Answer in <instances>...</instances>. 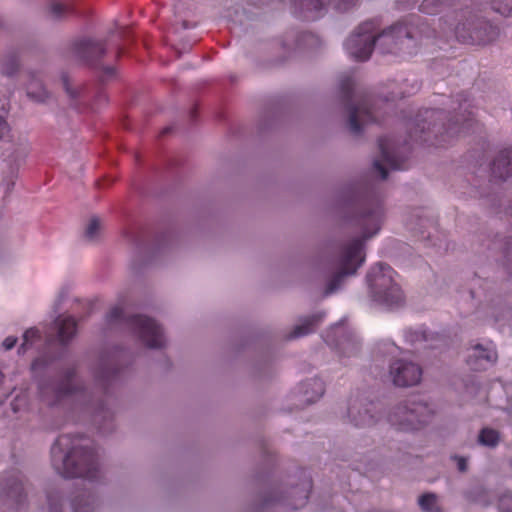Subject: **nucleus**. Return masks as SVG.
<instances>
[{
	"instance_id": "9d476101",
	"label": "nucleus",
	"mask_w": 512,
	"mask_h": 512,
	"mask_svg": "<svg viewBox=\"0 0 512 512\" xmlns=\"http://www.w3.org/2000/svg\"><path fill=\"white\" fill-rule=\"evenodd\" d=\"M358 0H292L295 13L307 20H315L320 17L327 4H332L339 11L344 12L357 3Z\"/></svg>"
},
{
	"instance_id": "de8ad7c7",
	"label": "nucleus",
	"mask_w": 512,
	"mask_h": 512,
	"mask_svg": "<svg viewBox=\"0 0 512 512\" xmlns=\"http://www.w3.org/2000/svg\"><path fill=\"white\" fill-rule=\"evenodd\" d=\"M65 87H66V91L67 93L71 96V97H76V95L70 90L69 86H68V83L65 81Z\"/></svg>"
},
{
	"instance_id": "09e8293b",
	"label": "nucleus",
	"mask_w": 512,
	"mask_h": 512,
	"mask_svg": "<svg viewBox=\"0 0 512 512\" xmlns=\"http://www.w3.org/2000/svg\"><path fill=\"white\" fill-rule=\"evenodd\" d=\"M342 329H343V327H342V326H340V325H336V326H334V327L331 329V332H335V333H337L338 331H340V330H342Z\"/></svg>"
},
{
	"instance_id": "bb28decb",
	"label": "nucleus",
	"mask_w": 512,
	"mask_h": 512,
	"mask_svg": "<svg viewBox=\"0 0 512 512\" xmlns=\"http://www.w3.org/2000/svg\"><path fill=\"white\" fill-rule=\"evenodd\" d=\"M418 502L421 509L425 512H440L437 506V497L435 494H423L422 496H420Z\"/></svg>"
},
{
	"instance_id": "aec40b11",
	"label": "nucleus",
	"mask_w": 512,
	"mask_h": 512,
	"mask_svg": "<svg viewBox=\"0 0 512 512\" xmlns=\"http://www.w3.org/2000/svg\"><path fill=\"white\" fill-rule=\"evenodd\" d=\"M324 316V313H318L304 318L301 324L295 326L288 338L295 339L312 333Z\"/></svg>"
},
{
	"instance_id": "412c9836",
	"label": "nucleus",
	"mask_w": 512,
	"mask_h": 512,
	"mask_svg": "<svg viewBox=\"0 0 512 512\" xmlns=\"http://www.w3.org/2000/svg\"><path fill=\"white\" fill-rule=\"evenodd\" d=\"M302 389L307 403H313L320 399L324 392L325 386L321 379L313 378L302 383Z\"/></svg>"
},
{
	"instance_id": "864d4df0",
	"label": "nucleus",
	"mask_w": 512,
	"mask_h": 512,
	"mask_svg": "<svg viewBox=\"0 0 512 512\" xmlns=\"http://www.w3.org/2000/svg\"><path fill=\"white\" fill-rule=\"evenodd\" d=\"M413 88H414L415 90H418V89H419V86L416 84L415 86H413Z\"/></svg>"
},
{
	"instance_id": "9b49d317",
	"label": "nucleus",
	"mask_w": 512,
	"mask_h": 512,
	"mask_svg": "<svg viewBox=\"0 0 512 512\" xmlns=\"http://www.w3.org/2000/svg\"><path fill=\"white\" fill-rule=\"evenodd\" d=\"M390 375L392 376L393 383L397 386H413L420 382L422 369L416 363L399 359L391 365Z\"/></svg>"
},
{
	"instance_id": "4c0bfd02",
	"label": "nucleus",
	"mask_w": 512,
	"mask_h": 512,
	"mask_svg": "<svg viewBox=\"0 0 512 512\" xmlns=\"http://www.w3.org/2000/svg\"><path fill=\"white\" fill-rule=\"evenodd\" d=\"M118 370L117 369H107L101 373L98 377L103 380L110 382L117 377Z\"/></svg>"
},
{
	"instance_id": "603ef678",
	"label": "nucleus",
	"mask_w": 512,
	"mask_h": 512,
	"mask_svg": "<svg viewBox=\"0 0 512 512\" xmlns=\"http://www.w3.org/2000/svg\"><path fill=\"white\" fill-rule=\"evenodd\" d=\"M397 98V96H395L394 94L389 97V98H386L385 100L388 102V101H394L395 99Z\"/></svg>"
},
{
	"instance_id": "1a4fd4ad",
	"label": "nucleus",
	"mask_w": 512,
	"mask_h": 512,
	"mask_svg": "<svg viewBox=\"0 0 512 512\" xmlns=\"http://www.w3.org/2000/svg\"><path fill=\"white\" fill-rule=\"evenodd\" d=\"M354 81L351 75H345L340 80V90L345 101V107L349 112V129L354 134L362 131L360 118L363 117L367 122H374L376 118L370 109L365 106H356L351 100L353 97Z\"/></svg>"
},
{
	"instance_id": "49530a36",
	"label": "nucleus",
	"mask_w": 512,
	"mask_h": 512,
	"mask_svg": "<svg viewBox=\"0 0 512 512\" xmlns=\"http://www.w3.org/2000/svg\"><path fill=\"white\" fill-rule=\"evenodd\" d=\"M105 73L108 75V76H112L114 74V69L112 67H107L105 69Z\"/></svg>"
},
{
	"instance_id": "f257e3e1",
	"label": "nucleus",
	"mask_w": 512,
	"mask_h": 512,
	"mask_svg": "<svg viewBox=\"0 0 512 512\" xmlns=\"http://www.w3.org/2000/svg\"><path fill=\"white\" fill-rule=\"evenodd\" d=\"M380 26L376 20L361 23L345 42V49L356 61H366L373 49L378 45L383 54L395 53L404 47L410 48V43L418 36L425 34L427 26L420 22L418 16H411L408 21H399L378 35L375 31Z\"/></svg>"
},
{
	"instance_id": "7ed1b4c3",
	"label": "nucleus",
	"mask_w": 512,
	"mask_h": 512,
	"mask_svg": "<svg viewBox=\"0 0 512 512\" xmlns=\"http://www.w3.org/2000/svg\"><path fill=\"white\" fill-rule=\"evenodd\" d=\"M459 97L457 100L459 108L464 109L467 113V115L463 114L461 116V122L458 118H450L447 125L444 123L439 124L437 121L442 120L445 113L440 109H425L410 124V139L429 143L436 147H444L451 142L453 137L469 133L477 123L473 118L472 112L468 111L470 104L467 103V98L464 95Z\"/></svg>"
},
{
	"instance_id": "72a5a7b5",
	"label": "nucleus",
	"mask_w": 512,
	"mask_h": 512,
	"mask_svg": "<svg viewBox=\"0 0 512 512\" xmlns=\"http://www.w3.org/2000/svg\"><path fill=\"white\" fill-rule=\"evenodd\" d=\"M499 510L500 512H512V494H504L499 499Z\"/></svg>"
},
{
	"instance_id": "4d7b16f0",
	"label": "nucleus",
	"mask_w": 512,
	"mask_h": 512,
	"mask_svg": "<svg viewBox=\"0 0 512 512\" xmlns=\"http://www.w3.org/2000/svg\"><path fill=\"white\" fill-rule=\"evenodd\" d=\"M120 54H121V49H119L118 52H117L118 56H120Z\"/></svg>"
},
{
	"instance_id": "a878e982",
	"label": "nucleus",
	"mask_w": 512,
	"mask_h": 512,
	"mask_svg": "<svg viewBox=\"0 0 512 512\" xmlns=\"http://www.w3.org/2000/svg\"><path fill=\"white\" fill-rule=\"evenodd\" d=\"M479 442L482 445L494 447L499 442V433L490 428H484L479 434Z\"/></svg>"
},
{
	"instance_id": "f704fd0d",
	"label": "nucleus",
	"mask_w": 512,
	"mask_h": 512,
	"mask_svg": "<svg viewBox=\"0 0 512 512\" xmlns=\"http://www.w3.org/2000/svg\"><path fill=\"white\" fill-rule=\"evenodd\" d=\"M10 126L3 116H0V140L8 141L10 139Z\"/></svg>"
},
{
	"instance_id": "f3484780",
	"label": "nucleus",
	"mask_w": 512,
	"mask_h": 512,
	"mask_svg": "<svg viewBox=\"0 0 512 512\" xmlns=\"http://www.w3.org/2000/svg\"><path fill=\"white\" fill-rule=\"evenodd\" d=\"M475 359L469 358L468 364L473 370L486 369L487 365H491L497 360V353L492 347H484L482 345H476L474 347Z\"/></svg>"
},
{
	"instance_id": "423d86ee",
	"label": "nucleus",
	"mask_w": 512,
	"mask_h": 512,
	"mask_svg": "<svg viewBox=\"0 0 512 512\" xmlns=\"http://www.w3.org/2000/svg\"><path fill=\"white\" fill-rule=\"evenodd\" d=\"M413 396L404 405L397 406L389 415L388 422L401 431L417 430L428 423L433 411L427 402Z\"/></svg>"
},
{
	"instance_id": "bf43d9fd",
	"label": "nucleus",
	"mask_w": 512,
	"mask_h": 512,
	"mask_svg": "<svg viewBox=\"0 0 512 512\" xmlns=\"http://www.w3.org/2000/svg\"><path fill=\"white\" fill-rule=\"evenodd\" d=\"M511 465H512V459H511Z\"/></svg>"
},
{
	"instance_id": "4be33fe9",
	"label": "nucleus",
	"mask_w": 512,
	"mask_h": 512,
	"mask_svg": "<svg viewBox=\"0 0 512 512\" xmlns=\"http://www.w3.org/2000/svg\"><path fill=\"white\" fill-rule=\"evenodd\" d=\"M48 13L53 19H61L66 15L73 14L74 7L71 4L52 1L48 7Z\"/></svg>"
},
{
	"instance_id": "f8f14e48",
	"label": "nucleus",
	"mask_w": 512,
	"mask_h": 512,
	"mask_svg": "<svg viewBox=\"0 0 512 512\" xmlns=\"http://www.w3.org/2000/svg\"><path fill=\"white\" fill-rule=\"evenodd\" d=\"M376 410L374 402H367L363 399L350 400L348 407V417L356 427L371 426L377 422L372 413Z\"/></svg>"
},
{
	"instance_id": "2eb2a0df",
	"label": "nucleus",
	"mask_w": 512,
	"mask_h": 512,
	"mask_svg": "<svg viewBox=\"0 0 512 512\" xmlns=\"http://www.w3.org/2000/svg\"><path fill=\"white\" fill-rule=\"evenodd\" d=\"M378 146L381 153L382 161L385 162L392 170H406L408 165L406 160L398 155L394 142L387 137H381L378 140Z\"/></svg>"
},
{
	"instance_id": "ea45409f",
	"label": "nucleus",
	"mask_w": 512,
	"mask_h": 512,
	"mask_svg": "<svg viewBox=\"0 0 512 512\" xmlns=\"http://www.w3.org/2000/svg\"><path fill=\"white\" fill-rule=\"evenodd\" d=\"M25 404H26V397L25 396H23V397L17 396L14 399V401L11 403V406H12L13 411L16 413L21 409V405H25Z\"/></svg>"
},
{
	"instance_id": "6e6d98bb",
	"label": "nucleus",
	"mask_w": 512,
	"mask_h": 512,
	"mask_svg": "<svg viewBox=\"0 0 512 512\" xmlns=\"http://www.w3.org/2000/svg\"><path fill=\"white\" fill-rule=\"evenodd\" d=\"M2 378H3V374H2V372L0 371V381L2 380Z\"/></svg>"
},
{
	"instance_id": "4468645a",
	"label": "nucleus",
	"mask_w": 512,
	"mask_h": 512,
	"mask_svg": "<svg viewBox=\"0 0 512 512\" xmlns=\"http://www.w3.org/2000/svg\"><path fill=\"white\" fill-rule=\"evenodd\" d=\"M73 51L79 59L92 64L104 56L105 43L90 38H84L74 43Z\"/></svg>"
},
{
	"instance_id": "6ab92c4d",
	"label": "nucleus",
	"mask_w": 512,
	"mask_h": 512,
	"mask_svg": "<svg viewBox=\"0 0 512 512\" xmlns=\"http://www.w3.org/2000/svg\"><path fill=\"white\" fill-rule=\"evenodd\" d=\"M5 489H7V494L10 497L16 498L18 503L23 500V492H24V484L22 480V475L18 471H12L5 478Z\"/></svg>"
},
{
	"instance_id": "8fccbe9b",
	"label": "nucleus",
	"mask_w": 512,
	"mask_h": 512,
	"mask_svg": "<svg viewBox=\"0 0 512 512\" xmlns=\"http://www.w3.org/2000/svg\"><path fill=\"white\" fill-rule=\"evenodd\" d=\"M127 235H128V237L130 238V240H131V241H133V242H137V241H138L137 236H135V235H129V232H127Z\"/></svg>"
},
{
	"instance_id": "e433bc0d",
	"label": "nucleus",
	"mask_w": 512,
	"mask_h": 512,
	"mask_svg": "<svg viewBox=\"0 0 512 512\" xmlns=\"http://www.w3.org/2000/svg\"><path fill=\"white\" fill-rule=\"evenodd\" d=\"M503 253L507 261V266L509 267V263H512V238L507 239L505 242Z\"/></svg>"
},
{
	"instance_id": "13d9d810",
	"label": "nucleus",
	"mask_w": 512,
	"mask_h": 512,
	"mask_svg": "<svg viewBox=\"0 0 512 512\" xmlns=\"http://www.w3.org/2000/svg\"><path fill=\"white\" fill-rule=\"evenodd\" d=\"M511 215H512V209H511Z\"/></svg>"
},
{
	"instance_id": "39448f33",
	"label": "nucleus",
	"mask_w": 512,
	"mask_h": 512,
	"mask_svg": "<svg viewBox=\"0 0 512 512\" xmlns=\"http://www.w3.org/2000/svg\"><path fill=\"white\" fill-rule=\"evenodd\" d=\"M397 273L383 263L374 265L367 274V283L374 301L389 308L400 306L404 295L395 281Z\"/></svg>"
},
{
	"instance_id": "37998d69",
	"label": "nucleus",
	"mask_w": 512,
	"mask_h": 512,
	"mask_svg": "<svg viewBox=\"0 0 512 512\" xmlns=\"http://www.w3.org/2000/svg\"><path fill=\"white\" fill-rule=\"evenodd\" d=\"M456 460H457V465H458L459 471H461V472L466 471V469H467L466 459L463 457H456Z\"/></svg>"
},
{
	"instance_id": "6e6552de",
	"label": "nucleus",
	"mask_w": 512,
	"mask_h": 512,
	"mask_svg": "<svg viewBox=\"0 0 512 512\" xmlns=\"http://www.w3.org/2000/svg\"><path fill=\"white\" fill-rule=\"evenodd\" d=\"M126 322L148 348L164 347L166 341L162 328L154 319L143 315H133L126 319Z\"/></svg>"
},
{
	"instance_id": "393cba45",
	"label": "nucleus",
	"mask_w": 512,
	"mask_h": 512,
	"mask_svg": "<svg viewBox=\"0 0 512 512\" xmlns=\"http://www.w3.org/2000/svg\"><path fill=\"white\" fill-rule=\"evenodd\" d=\"M41 339L40 332L37 328H29L23 335V343L19 348V352H26L31 348L37 341Z\"/></svg>"
},
{
	"instance_id": "a211bd4d",
	"label": "nucleus",
	"mask_w": 512,
	"mask_h": 512,
	"mask_svg": "<svg viewBox=\"0 0 512 512\" xmlns=\"http://www.w3.org/2000/svg\"><path fill=\"white\" fill-rule=\"evenodd\" d=\"M55 325L57 327V336L61 344L71 340L77 331V322L72 316H59Z\"/></svg>"
},
{
	"instance_id": "20e7f679",
	"label": "nucleus",
	"mask_w": 512,
	"mask_h": 512,
	"mask_svg": "<svg viewBox=\"0 0 512 512\" xmlns=\"http://www.w3.org/2000/svg\"><path fill=\"white\" fill-rule=\"evenodd\" d=\"M88 439L61 435L51 448L52 464L66 478L99 479L98 456Z\"/></svg>"
},
{
	"instance_id": "5fc2aeb1",
	"label": "nucleus",
	"mask_w": 512,
	"mask_h": 512,
	"mask_svg": "<svg viewBox=\"0 0 512 512\" xmlns=\"http://www.w3.org/2000/svg\"><path fill=\"white\" fill-rule=\"evenodd\" d=\"M405 96H406V95H405V93H402L399 97H400V98H403V97H405Z\"/></svg>"
},
{
	"instance_id": "c03bdc74",
	"label": "nucleus",
	"mask_w": 512,
	"mask_h": 512,
	"mask_svg": "<svg viewBox=\"0 0 512 512\" xmlns=\"http://www.w3.org/2000/svg\"><path fill=\"white\" fill-rule=\"evenodd\" d=\"M48 501L50 506V512H62L61 509H59L58 506L53 503L52 495L48 496Z\"/></svg>"
},
{
	"instance_id": "dca6fc26",
	"label": "nucleus",
	"mask_w": 512,
	"mask_h": 512,
	"mask_svg": "<svg viewBox=\"0 0 512 512\" xmlns=\"http://www.w3.org/2000/svg\"><path fill=\"white\" fill-rule=\"evenodd\" d=\"M492 175L505 180L512 175V147L503 149L492 163Z\"/></svg>"
},
{
	"instance_id": "0eeeda50",
	"label": "nucleus",
	"mask_w": 512,
	"mask_h": 512,
	"mask_svg": "<svg viewBox=\"0 0 512 512\" xmlns=\"http://www.w3.org/2000/svg\"><path fill=\"white\" fill-rule=\"evenodd\" d=\"M457 40L464 44L485 45L499 34L497 27L484 19L476 18L467 23L458 24L454 29Z\"/></svg>"
},
{
	"instance_id": "c85d7f7f",
	"label": "nucleus",
	"mask_w": 512,
	"mask_h": 512,
	"mask_svg": "<svg viewBox=\"0 0 512 512\" xmlns=\"http://www.w3.org/2000/svg\"><path fill=\"white\" fill-rule=\"evenodd\" d=\"M429 334L423 329L413 330L409 329L405 331V339L410 344H416L428 341Z\"/></svg>"
},
{
	"instance_id": "5701e85b",
	"label": "nucleus",
	"mask_w": 512,
	"mask_h": 512,
	"mask_svg": "<svg viewBox=\"0 0 512 512\" xmlns=\"http://www.w3.org/2000/svg\"><path fill=\"white\" fill-rule=\"evenodd\" d=\"M448 6H451L449 0H423L420 5V11L432 15L441 12L444 7Z\"/></svg>"
},
{
	"instance_id": "cd10ccee",
	"label": "nucleus",
	"mask_w": 512,
	"mask_h": 512,
	"mask_svg": "<svg viewBox=\"0 0 512 512\" xmlns=\"http://www.w3.org/2000/svg\"><path fill=\"white\" fill-rule=\"evenodd\" d=\"M93 503L94 498L89 494L85 497L75 498L72 502V507L74 512H93Z\"/></svg>"
},
{
	"instance_id": "c756f323",
	"label": "nucleus",
	"mask_w": 512,
	"mask_h": 512,
	"mask_svg": "<svg viewBox=\"0 0 512 512\" xmlns=\"http://www.w3.org/2000/svg\"><path fill=\"white\" fill-rule=\"evenodd\" d=\"M491 6L503 16H512V0H492Z\"/></svg>"
},
{
	"instance_id": "a18cd8bd",
	"label": "nucleus",
	"mask_w": 512,
	"mask_h": 512,
	"mask_svg": "<svg viewBox=\"0 0 512 512\" xmlns=\"http://www.w3.org/2000/svg\"><path fill=\"white\" fill-rule=\"evenodd\" d=\"M330 334H327L326 338H325V341L327 342V344L329 345H335V346H340V345H343V342H336L334 343V341L330 340Z\"/></svg>"
},
{
	"instance_id": "3c124183",
	"label": "nucleus",
	"mask_w": 512,
	"mask_h": 512,
	"mask_svg": "<svg viewBox=\"0 0 512 512\" xmlns=\"http://www.w3.org/2000/svg\"><path fill=\"white\" fill-rule=\"evenodd\" d=\"M307 500H308V490L306 491V493H305V495L303 497V501L301 503V506L304 505L307 502Z\"/></svg>"
},
{
	"instance_id": "79ce46f5",
	"label": "nucleus",
	"mask_w": 512,
	"mask_h": 512,
	"mask_svg": "<svg viewBox=\"0 0 512 512\" xmlns=\"http://www.w3.org/2000/svg\"><path fill=\"white\" fill-rule=\"evenodd\" d=\"M16 343H17V338H15L13 336H9V337L5 338V340L3 341V347L6 350H10L16 345Z\"/></svg>"
},
{
	"instance_id": "2f4dec72",
	"label": "nucleus",
	"mask_w": 512,
	"mask_h": 512,
	"mask_svg": "<svg viewBox=\"0 0 512 512\" xmlns=\"http://www.w3.org/2000/svg\"><path fill=\"white\" fill-rule=\"evenodd\" d=\"M100 230V221L96 217H92L85 229V237L89 241H93L97 238Z\"/></svg>"
},
{
	"instance_id": "58836bf2",
	"label": "nucleus",
	"mask_w": 512,
	"mask_h": 512,
	"mask_svg": "<svg viewBox=\"0 0 512 512\" xmlns=\"http://www.w3.org/2000/svg\"><path fill=\"white\" fill-rule=\"evenodd\" d=\"M373 168L375 171H377L379 173L380 178L382 180L387 179V177H388L387 169L382 165L380 160H375L373 162Z\"/></svg>"
},
{
	"instance_id": "7c9ffc66",
	"label": "nucleus",
	"mask_w": 512,
	"mask_h": 512,
	"mask_svg": "<svg viewBox=\"0 0 512 512\" xmlns=\"http://www.w3.org/2000/svg\"><path fill=\"white\" fill-rule=\"evenodd\" d=\"M19 67V61L16 55L9 56L4 59L2 64V73L7 76H12Z\"/></svg>"
},
{
	"instance_id": "f03ea898",
	"label": "nucleus",
	"mask_w": 512,
	"mask_h": 512,
	"mask_svg": "<svg viewBox=\"0 0 512 512\" xmlns=\"http://www.w3.org/2000/svg\"><path fill=\"white\" fill-rule=\"evenodd\" d=\"M358 211L349 222L358 226L361 237L355 238L341 247L338 264L340 271L328 282L324 295L328 296L339 289L343 278L353 275L365 261L364 244L376 235L383 218V206L379 201L357 203Z\"/></svg>"
},
{
	"instance_id": "ddd939ff",
	"label": "nucleus",
	"mask_w": 512,
	"mask_h": 512,
	"mask_svg": "<svg viewBox=\"0 0 512 512\" xmlns=\"http://www.w3.org/2000/svg\"><path fill=\"white\" fill-rule=\"evenodd\" d=\"M74 377H75V370L69 369L66 372L65 377L61 381V383H59L57 386L52 388V393H53L54 399L51 401L47 399L48 388L45 387L44 385H41L40 386L41 396L48 402L49 405H56L63 398L77 394L79 392V389L73 383Z\"/></svg>"
},
{
	"instance_id": "473e14b6",
	"label": "nucleus",
	"mask_w": 512,
	"mask_h": 512,
	"mask_svg": "<svg viewBox=\"0 0 512 512\" xmlns=\"http://www.w3.org/2000/svg\"><path fill=\"white\" fill-rule=\"evenodd\" d=\"M51 363V360L46 356L36 358L31 364V370L34 373L40 372L46 369Z\"/></svg>"
},
{
	"instance_id": "a19ab883",
	"label": "nucleus",
	"mask_w": 512,
	"mask_h": 512,
	"mask_svg": "<svg viewBox=\"0 0 512 512\" xmlns=\"http://www.w3.org/2000/svg\"><path fill=\"white\" fill-rule=\"evenodd\" d=\"M15 179H16V176L12 175L7 182L1 184V186L4 189V193L6 195L9 194L13 190L14 185H15Z\"/></svg>"
},
{
	"instance_id": "c9c22d12",
	"label": "nucleus",
	"mask_w": 512,
	"mask_h": 512,
	"mask_svg": "<svg viewBox=\"0 0 512 512\" xmlns=\"http://www.w3.org/2000/svg\"><path fill=\"white\" fill-rule=\"evenodd\" d=\"M122 318H123V309L120 306L113 307L107 314V321L109 323L120 321V320H122Z\"/></svg>"
},
{
	"instance_id": "b1692460",
	"label": "nucleus",
	"mask_w": 512,
	"mask_h": 512,
	"mask_svg": "<svg viewBox=\"0 0 512 512\" xmlns=\"http://www.w3.org/2000/svg\"><path fill=\"white\" fill-rule=\"evenodd\" d=\"M27 96L34 101L44 102L48 98V93L41 83L33 81L27 87Z\"/></svg>"
}]
</instances>
